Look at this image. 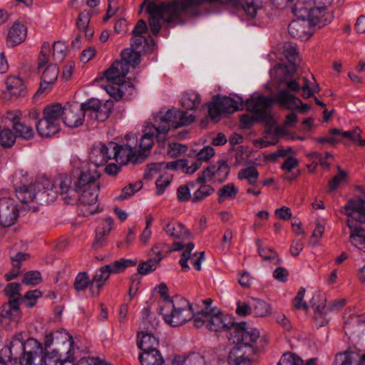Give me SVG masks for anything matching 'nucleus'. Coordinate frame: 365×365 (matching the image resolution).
Listing matches in <instances>:
<instances>
[{"instance_id": "37998d69", "label": "nucleus", "mask_w": 365, "mask_h": 365, "mask_svg": "<svg viewBox=\"0 0 365 365\" xmlns=\"http://www.w3.org/2000/svg\"><path fill=\"white\" fill-rule=\"evenodd\" d=\"M59 68L56 64H51L46 67L42 75V81L46 85L55 83L58 78Z\"/></svg>"}, {"instance_id": "39448f33", "label": "nucleus", "mask_w": 365, "mask_h": 365, "mask_svg": "<svg viewBox=\"0 0 365 365\" xmlns=\"http://www.w3.org/2000/svg\"><path fill=\"white\" fill-rule=\"evenodd\" d=\"M274 104V100L270 96L264 95L254 96L247 98L244 103L247 110L255 114V116H250L248 114H244L240 116V120L242 126L245 129H249L255 122L259 121L267 125L273 123V116L269 111Z\"/></svg>"}, {"instance_id": "2f4dec72", "label": "nucleus", "mask_w": 365, "mask_h": 365, "mask_svg": "<svg viewBox=\"0 0 365 365\" xmlns=\"http://www.w3.org/2000/svg\"><path fill=\"white\" fill-rule=\"evenodd\" d=\"M173 115L172 127L175 129L181 126L188 125L195 120V116L193 115H188L186 111L179 109H173Z\"/></svg>"}, {"instance_id": "a19ab883", "label": "nucleus", "mask_w": 365, "mask_h": 365, "mask_svg": "<svg viewBox=\"0 0 365 365\" xmlns=\"http://www.w3.org/2000/svg\"><path fill=\"white\" fill-rule=\"evenodd\" d=\"M200 184V187L194 192L192 197V202L196 203L203 200L206 197L212 195L215 192L214 187L206 185L205 182H197Z\"/></svg>"}, {"instance_id": "72a5a7b5", "label": "nucleus", "mask_w": 365, "mask_h": 365, "mask_svg": "<svg viewBox=\"0 0 365 365\" xmlns=\"http://www.w3.org/2000/svg\"><path fill=\"white\" fill-rule=\"evenodd\" d=\"M256 245L257 247V252L259 256L264 261H273L276 260L277 264H281L282 259L279 258L278 254L273 248L264 247L262 246V242L260 239L256 240Z\"/></svg>"}, {"instance_id": "49530a36", "label": "nucleus", "mask_w": 365, "mask_h": 365, "mask_svg": "<svg viewBox=\"0 0 365 365\" xmlns=\"http://www.w3.org/2000/svg\"><path fill=\"white\" fill-rule=\"evenodd\" d=\"M159 265V259L157 260L154 259H149L145 262L139 264L137 271L138 274L145 275L155 271Z\"/></svg>"}, {"instance_id": "b1692460", "label": "nucleus", "mask_w": 365, "mask_h": 365, "mask_svg": "<svg viewBox=\"0 0 365 365\" xmlns=\"http://www.w3.org/2000/svg\"><path fill=\"white\" fill-rule=\"evenodd\" d=\"M333 365H359V352L355 347H350L335 355Z\"/></svg>"}, {"instance_id": "a211bd4d", "label": "nucleus", "mask_w": 365, "mask_h": 365, "mask_svg": "<svg viewBox=\"0 0 365 365\" xmlns=\"http://www.w3.org/2000/svg\"><path fill=\"white\" fill-rule=\"evenodd\" d=\"M346 215L349 220L359 222L365 223V200L361 197L357 199H350L344 207Z\"/></svg>"}, {"instance_id": "5fc2aeb1", "label": "nucleus", "mask_w": 365, "mask_h": 365, "mask_svg": "<svg viewBox=\"0 0 365 365\" xmlns=\"http://www.w3.org/2000/svg\"><path fill=\"white\" fill-rule=\"evenodd\" d=\"M66 46L63 41H57L53 45V57L56 61H61L66 56Z\"/></svg>"}, {"instance_id": "58836bf2", "label": "nucleus", "mask_w": 365, "mask_h": 365, "mask_svg": "<svg viewBox=\"0 0 365 365\" xmlns=\"http://www.w3.org/2000/svg\"><path fill=\"white\" fill-rule=\"evenodd\" d=\"M201 99L198 93L195 92L187 93L182 97V106L187 110H192L196 109L200 103Z\"/></svg>"}, {"instance_id": "e2e57ef3", "label": "nucleus", "mask_w": 365, "mask_h": 365, "mask_svg": "<svg viewBox=\"0 0 365 365\" xmlns=\"http://www.w3.org/2000/svg\"><path fill=\"white\" fill-rule=\"evenodd\" d=\"M215 174V166H207L196 180V182H205L210 181Z\"/></svg>"}, {"instance_id": "79ce46f5", "label": "nucleus", "mask_w": 365, "mask_h": 365, "mask_svg": "<svg viewBox=\"0 0 365 365\" xmlns=\"http://www.w3.org/2000/svg\"><path fill=\"white\" fill-rule=\"evenodd\" d=\"M238 192V189L233 183L224 185L218 190V202L222 203L225 199H234Z\"/></svg>"}, {"instance_id": "f3484780", "label": "nucleus", "mask_w": 365, "mask_h": 365, "mask_svg": "<svg viewBox=\"0 0 365 365\" xmlns=\"http://www.w3.org/2000/svg\"><path fill=\"white\" fill-rule=\"evenodd\" d=\"M128 73V66L120 61H115L112 65L103 72V76L108 82L116 86L125 83V76Z\"/></svg>"}, {"instance_id": "603ef678", "label": "nucleus", "mask_w": 365, "mask_h": 365, "mask_svg": "<svg viewBox=\"0 0 365 365\" xmlns=\"http://www.w3.org/2000/svg\"><path fill=\"white\" fill-rule=\"evenodd\" d=\"M278 365H303V361L295 354L286 353L280 359Z\"/></svg>"}, {"instance_id": "cd10ccee", "label": "nucleus", "mask_w": 365, "mask_h": 365, "mask_svg": "<svg viewBox=\"0 0 365 365\" xmlns=\"http://www.w3.org/2000/svg\"><path fill=\"white\" fill-rule=\"evenodd\" d=\"M173 109L167 110L165 113L159 112L154 116L155 130L168 133L172 127Z\"/></svg>"}, {"instance_id": "393cba45", "label": "nucleus", "mask_w": 365, "mask_h": 365, "mask_svg": "<svg viewBox=\"0 0 365 365\" xmlns=\"http://www.w3.org/2000/svg\"><path fill=\"white\" fill-rule=\"evenodd\" d=\"M309 26L310 25L304 19L294 20L288 26V32L294 38L307 40L312 35L306 30Z\"/></svg>"}, {"instance_id": "9d476101", "label": "nucleus", "mask_w": 365, "mask_h": 365, "mask_svg": "<svg viewBox=\"0 0 365 365\" xmlns=\"http://www.w3.org/2000/svg\"><path fill=\"white\" fill-rule=\"evenodd\" d=\"M245 101L240 96L237 100L223 96H215L212 102L208 103V113L212 120H218L222 113H233L238 110H242Z\"/></svg>"}, {"instance_id": "423d86ee", "label": "nucleus", "mask_w": 365, "mask_h": 365, "mask_svg": "<svg viewBox=\"0 0 365 365\" xmlns=\"http://www.w3.org/2000/svg\"><path fill=\"white\" fill-rule=\"evenodd\" d=\"M65 107L56 103L46 106L43 117L36 123V130L41 137L49 138L60 130V121L63 120Z\"/></svg>"}, {"instance_id": "2eb2a0df", "label": "nucleus", "mask_w": 365, "mask_h": 365, "mask_svg": "<svg viewBox=\"0 0 365 365\" xmlns=\"http://www.w3.org/2000/svg\"><path fill=\"white\" fill-rule=\"evenodd\" d=\"M6 118L12 123L16 138L19 137L24 140H29L34 137V131L32 127L27 125L24 122L21 121L20 111L17 110L16 113L12 111L8 112Z\"/></svg>"}, {"instance_id": "864d4df0", "label": "nucleus", "mask_w": 365, "mask_h": 365, "mask_svg": "<svg viewBox=\"0 0 365 365\" xmlns=\"http://www.w3.org/2000/svg\"><path fill=\"white\" fill-rule=\"evenodd\" d=\"M101 102L97 98H91L88 101L81 104L80 111L85 115L86 113L90 112V118H92V113L98 109Z\"/></svg>"}, {"instance_id": "f257e3e1", "label": "nucleus", "mask_w": 365, "mask_h": 365, "mask_svg": "<svg viewBox=\"0 0 365 365\" xmlns=\"http://www.w3.org/2000/svg\"><path fill=\"white\" fill-rule=\"evenodd\" d=\"M240 4L251 18L256 16L259 9L256 0H171L168 2L143 0L140 5V11L145 9L150 29L153 35L157 36L162 28L161 21L182 24V19L184 15L191 17L199 16L201 14L199 9L205 4H230L237 7Z\"/></svg>"}, {"instance_id": "6e6d98bb", "label": "nucleus", "mask_w": 365, "mask_h": 365, "mask_svg": "<svg viewBox=\"0 0 365 365\" xmlns=\"http://www.w3.org/2000/svg\"><path fill=\"white\" fill-rule=\"evenodd\" d=\"M185 250L182 253L181 258L180 259V264L183 269H189L187 261L191 258V252L195 247L193 242H189L185 246Z\"/></svg>"}, {"instance_id": "680f3d73", "label": "nucleus", "mask_w": 365, "mask_h": 365, "mask_svg": "<svg viewBox=\"0 0 365 365\" xmlns=\"http://www.w3.org/2000/svg\"><path fill=\"white\" fill-rule=\"evenodd\" d=\"M166 247L165 244H158L154 245L148 253L149 257L157 260L159 259V264L161 260L165 257L163 252Z\"/></svg>"}, {"instance_id": "dca6fc26", "label": "nucleus", "mask_w": 365, "mask_h": 365, "mask_svg": "<svg viewBox=\"0 0 365 365\" xmlns=\"http://www.w3.org/2000/svg\"><path fill=\"white\" fill-rule=\"evenodd\" d=\"M139 361L141 365H187L186 361L182 360L180 356L166 362L158 350L140 354Z\"/></svg>"}, {"instance_id": "bf43d9fd", "label": "nucleus", "mask_w": 365, "mask_h": 365, "mask_svg": "<svg viewBox=\"0 0 365 365\" xmlns=\"http://www.w3.org/2000/svg\"><path fill=\"white\" fill-rule=\"evenodd\" d=\"M187 150L185 145L173 143H170L168 148V155L170 158H177L179 154L184 153Z\"/></svg>"}, {"instance_id": "4d7b16f0", "label": "nucleus", "mask_w": 365, "mask_h": 365, "mask_svg": "<svg viewBox=\"0 0 365 365\" xmlns=\"http://www.w3.org/2000/svg\"><path fill=\"white\" fill-rule=\"evenodd\" d=\"M91 12L90 11H83L79 13L77 18L76 26L79 30L86 29L88 27Z\"/></svg>"}, {"instance_id": "c756f323", "label": "nucleus", "mask_w": 365, "mask_h": 365, "mask_svg": "<svg viewBox=\"0 0 365 365\" xmlns=\"http://www.w3.org/2000/svg\"><path fill=\"white\" fill-rule=\"evenodd\" d=\"M163 230L167 235L175 238L187 239L191 236L190 232L182 223H168Z\"/></svg>"}, {"instance_id": "20e7f679", "label": "nucleus", "mask_w": 365, "mask_h": 365, "mask_svg": "<svg viewBox=\"0 0 365 365\" xmlns=\"http://www.w3.org/2000/svg\"><path fill=\"white\" fill-rule=\"evenodd\" d=\"M1 354L14 364L38 365L42 361L43 346L36 339H24V333L13 336L10 342L1 350Z\"/></svg>"}, {"instance_id": "7ed1b4c3", "label": "nucleus", "mask_w": 365, "mask_h": 365, "mask_svg": "<svg viewBox=\"0 0 365 365\" xmlns=\"http://www.w3.org/2000/svg\"><path fill=\"white\" fill-rule=\"evenodd\" d=\"M73 178L62 175L59 184V194L66 204L78 201L82 205H91L97 202L100 184L96 180L100 175L90 171L76 169L73 171Z\"/></svg>"}, {"instance_id": "f704fd0d", "label": "nucleus", "mask_w": 365, "mask_h": 365, "mask_svg": "<svg viewBox=\"0 0 365 365\" xmlns=\"http://www.w3.org/2000/svg\"><path fill=\"white\" fill-rule=\"evenodd\" d=\"M113 108V101H106L103 104L100 103L96 112L92 113L93 119L98 122H104L110 116Z\"/></svg>"}, {"instance_id": "09e8293b", "label": "nucleus", "mask_w": 365, "mask_h": 365, "mask_svg": "<svg viewBox=\"0 0 365 365\" xmlns=\"http://www.w3.org/2000/svg\"><path fill=\"white\" fill-rule=\"evenodd\" d=\"M153 138H154V133H145L140 139V150H138L137 152H142L144 153H148V155L150 153V150L152 148L153 145Z\"/></svg>"}, {"instance_id": "0e129e2a", "label": "nucleus", "mask_w": 365, "mask_h": 365, "mask_svg": "<svg viewBox=\"0 0 365 365\" xmlns=\"http://www.w3.org/2000/svg\"><path fill=\"white\" fill-rule=\"evenodd\" d=\"M30 258V255L25 252H18L16 255L11 257V261L13 267L15 269H20L22 262L28 260Z\"/></svg>"}, {"instance_id": "6e6552de", "label": "nucleus", "mask_w": 365, "mask_h": 365, "mask_svg": "<svg viewBox=\"0 0 365 365\" xmlns=\"http://www.w3.org/2000/svg\"><path fill=\"white\" fill-rule=\"evenodd\" d=\"M21 284L16 282L9 283L4 293L9 297V301L1 307L0 315L3 318L18 321L21 317L20 304L22 302L21 297Z\"/></svg>"}, {"instance_id": "aec40b11", "label": "nucleus", "mask_w": 365, "mask_h": 365, "mask_svg": "<svg viewBox=\"0 0 365 365\" xmlns=\"http://www.w3.org/2000/svg\"><path fill=\"white\" fill-rule=\"evenodd\" d=\"M276 102L289 110L298 109L303 114L310 109L309 105L303 103L299 98L286 91H283L276 97Z\"/></svg>"}, {"instance_id": "c85d7f7f", "label": "nucleus", "mask_w": 365, "mask_h": 365, "mask_svg": "<svg viewBox=\"0 0 365 365\" xmlns=\"http://www.w3.org/2000/svg\"><path fill=\"white\" fill-rule=\"evenodd\" d=\"M106 144L95 145L89 155L90 162L96 167L103 166L110 160V157L106 155Z\"/></svg>"}, {"instance_id": "4be33fe9", "label": "nucleus", "mask_w": 365, "mask_h": 365, "mask_svg": "<svg viewBox=\"0 0 365 365\" xmlns=\"http://www.w3.org/2000/svg\"><path fill=\"white\" fill-rule=\"evenodd\" d=\"M153 331L144 329L138 334V347L143 351V353L158 350L157 346L159 344V341L154 336Z\"/></svg>"}, {"instance_id": "5701e85b", "label": "nucleus", "mask_w": 365, "mask_h": 365, "mask_svg": "<svg viewBox=\"0 0 365 365\" xmlns=\"http://www.w3.org/2000/svg\"><path fill=\"white\" fill-rule=\"evenodd\" d=\"M26 29L19 22H15L10 29L7 37L6 44L9 47H14L21 43L26 38Z\"/></svg>"}, {"instance_id": "69168bd1", "label": "nucleus", "mask_w": 365, "mask_h": 365, "mask_svg": "<svg viewBox=\"0 0 365 365\" xmlns=\"http://www.w3.org/2000/svg\"><path fill=\"white\" fill-rule=\"evenodd\" d=\"M347 177V173L344 170H340L329 182V191L335 190L339 186V183L345 180Z\"/></svg>"}, {"instance_id": "4c0bfd02", "label": "nucleus", "mask_w": 365, "mask_h": 365, "mask_svg": "<svg viewBox=\"0 0 365 365\" xmlns=\"http://www.w3.org/2000/svg\"><path fill=\"white\" fill-rule=\"evenodd\" d=\"M122 63H125L129 67L130 65L135 68L140 62V55L132 48H125L121 52Z\"/></svg>"}, {"instance_id": "de8ad7c7", "label": "nucleus", "mask_w": 365, "mask_h": 365, "mask_svg": "<svg viewBox=\"0 0 365 365\" xmlns=\"http://www.w3.org/2000/svg\"><path fill=\"white\" fill-rule=\"evenodd\" d=\"M16 135L9 128L0 131V145L4 148H11L16 141Z\"/></svg>"}, {"instance_id": "0eeeda50", "label": "nucleus", "mask_w": 365, "mask_h": 365, "mask_svg": "<svg viewBox=\"0 0 365 365\" xmlns=\"http://www.w3.org/2000/svg\"><path fill=\"white\" fill-rule=\"evenodd\" d=\"M180 305L168 302L160 308L159 313L163 315L165 322L172 327L185 324L195 316L192 306L184 298L179 299Z\"/></svg>"}, {"instance_id": "473e14b6", "label": "nucleus", "mask_w": 365, "mask_h": 365, "mask_svg": "<svg viewBox=\"0 0 365 365\" xmlns=\"http://www.w3.org/2000/svg\"><path fill=\"white\" fill-rule=\"evenodd\" d=\"M93 279H90L89 275L87 272H81L76 275L73 283V287L76 292H80L85 291L88 287H90L91 294L93 295L94 289H93Z\"/></svg>"}, {"instance_id": "f03ea898", "label": "nucleus", "mask_w": 365, "mask_h": 365, "mask_svg": "<svg viewBox=\"0 0 365 365\" xmlns=\"http://www.w3.org/2000/svg\"><path fill=\"white\" fill-rule=\"evenodd\" d=\"M207 329L215 332L229 333L227 339L235 344L227 357L230 365H252V356L259 349L256 345L259 337L258 329H249L247 322H236L231 315L216 312L214 309L207 311Z\"/></svg>"}, {"instance_id": "052dcab7", "label": "nucleus", "mask_w": 365, "mask_h": 365, "mask_svg": "<svg viewBox=\"0 0 365 365\" xmlns=\"http://www.w3.org/2000/svg\"><path fill=\"white\" fill-rule=\"evenodd\" d=\"M50 52V44L44 41L41 46V50L38 56V69L42 68L48 61V53Z\"/></svg>"}, {"instance_id": "c9c22d12", "label": "nucleus", "mask_w": 365, "mask_h": 365, "mask_svg": "<svg viewBox=\"0 0 365 365\" xmlns=\"http://www.w3.org/2000/svg\"><path fill=\"white\" fill-rule=\"evenodd\" d=\"M71 336L63 334L61 332L56 331L47 334L45 337L44 346L45 349L50 347L52 344L59 345L62 343L61 347H66V344L71 340Z\"/></svg>"}, {"instance_id": "6ab92c4d", "label": "nucleus", "mask_w": 365, "mask_h": 365, "mask_svg": "<svg viewBox=\"0 0 365 365\" xmlns=\"http://www.w3.org/2000/svg\"><path fill=\"white\" fill-rule=\"evenodd\" d=\"M116 150L118 152V160L121 164H126L128 162L137 165L142 163L145 161L148 157V153L142 152H133V148L130 145H122L116 148Z\"/></svg>"}, {"instance_id": "ea45409f", "label": "nucleus", "mask_w": 365, "mask_h": 365, "mask_svg": "<svg viewBox=\"0 0 365 365\" xmlns=\"http://www.w3.org/2000/svg\"><path fill=\"white\" fill-rule=\"evenodd\" d=\"M252 313L257 317H266L271 311L269 304L259 299H252Z\"/></svg>"}, {"instance_id": "1a4fd4ad", "label": "nucleus", "mask_w": 365, "mask_h": 365, "mask_svg": "<svg viewBox=\"0 0 365 365\" xmlns=\"http://www.w3.org/2000/svg\"><path fill=\"white\" fill-rule=\"evenodd\" d=\"M53 183L48 180L37 182L35 183L36 194L29 192V196L26 197L24 192L20 190L18 199L24 204L36 201L41 205H48L53 202L57 197L58 192L53 189Z\"/></svg>"}, {"instance_id": "c03bdc74", "label": "nucleus", "mask_w": 365, "mask_h": 365, "mask_svg": "<svg viewBox=\"0 0 365 365\" xmlns=\"http://www.w3.org/2000/svg\"><path fill=\"white\" fill-rule=\"evenodd\" d=\"M143 320L141 322V327L143 329L152 331L155 330L156 327L158 324V321L153 318V320H151V317L150 316V308L145 307L142 311Z\"/></svg>"}, {"instance_id": "8fccbe9b", "label": "nucleus", "mask_w": 365, "mask_h": 365, "mask_svg": "<svg viewBox=\"0 0 365 365\" xmlns=\"http://www.w3.org/2000/svg\"><path fill=\"white\" fill-rule=\"evenodd\" d=\"M327 310H329V308H327L326 306L321 307L318 305L317 307L314 319L319 327H324L329 323V319L326 316Z\"/></svg>"}, {"instance_id": "a878e982", "label": "nucleus", "mask_w": 365, "mask_h": 365, "mask_svg": "<svg viewBox=\"0 0 365 365\" xmlns=\"http://www.w3.org/2000/svg\"><path fill=\"white\" fill-rule=\"evenodd\" d=\"M347 226L350 229L349 240L351 243L361 250H365V230L361 227L355 226L351 220H347Z\"/></svg>"}, {"instance_id": "412c9836", "label": "nucleus", "mask_w": 365, "mask_h": 365, "mask_svg": "<svg viewBox=\"0 0 365 365\" xmlns=\"http://www.w3.org/2000/svg\"><path fill=\"white\" fill-rule=\"evenodd\" d=\"M324 9V6H317L309 10L307 22L310 26H317L318 29H321L331 22L332 16L329 14H326Z\"/></svg>"}, {"instance_id": "9b49d317", "label": "nucleus", "mask_w": 365, "mask_h": 365, "mask_svg": "<svg viewBox=\"0 0 365 365\" xmlns=\"http://www.w3.org/2000/svg\"><path fill=\"white\" fill-rule=\"evenodd\" d=\"M66 344V347L55 348L51 351L42 354V362L44 365H75L74 351L73 349V340Z\"/></svg>"}, {"instance_id": "e433bc0d", "label": "nucleus", "mask_w": 365, "mask_h": 365, "mask_svg": "<svg viewBox=\"0 0 365 365\" xmlns=\"http://www.w3.org/2000/svg\"><path fill=\"white\" fill-rule=\"evenodd\" d=\"M282 53L285 58L290 63V68L293 71L297 70L296 60L297 58V51L294 44L289 42L284 43L282 46Z\"/></svg>"}, {"instance_id": "ddd939ff", "label": "nucleus", "mask_w": 365, "mask_h": 365, "mask_svg": "<svg viewBox=\"0 0 365 365\" xmlns=\"http://www.w3.org/2000/svg\"><path fill=\"white\" fill-rule=\"evenodd\" d=\"M137 262L128 259H120L100 267L98 272L93 276V283L96 281L106 282L111 274L123 272L127 267L136 265Z\"/></svg>"}, {"instance_id": "13d9d810", "label": "nucleus", "mask_w": 365, "mask_h": 365, "mask_svg": "<svg viewBox=\"0 0 365 365\" xmlns=\"http://www.w3.org/2000/svg\"><path fill=\"white\" fill-rule=\"evenodd\" d=\"M305 294V289L301 288L297 292V296L292 300V306L296 309L307 310L308 304L307 302L303 301Z\"/></svg>"}, {"instance_id": "3c124183", "label": "nucleus", "mask_w": 365, "mask_h": 365, "mask_svg": "<svg viewBox=\"0 0 365 365\" xmlns=\"http://www.w3.org/2000/svg\"><path fill=\"white\" fill-rule=\"evenodd\" d=\"M41 281L42 278L38 271H29L22 279L23 284L33 286L38 284Z\"/></svg>"}, {"instance_id": "338daca9", "label": "nucleus", "mask_w": 365, "mask_h": 365, "mask_svg": "<svg viewBox=\"0 0 365 365\" xmlns=\"http://www.w3.org/2000/svg\"><path fill=\"white\" fill-rule=\"evenodd\" d=\"M259 172L255 167H248L241 170L238 173V178L240 180H247L251 178H258Z\"/></svg>"}, {"instance_id": "4468645a", "label": "nucleus", "mask_w": 365, "mask_h": 365, "mask_svg": "<svg viewBox=\"0 0 365 365\" xmlns=\"http://www.w3.org/2000/svg\"><path fill=\"white\" fill-rule=\"evenodd\" d=\"M19 209L15 201L9 197L0 199V225L9 227L14 225L19 217Z\"/></svg>"}, {"instance_id": "f8f14e48", "label": "nucleus", "mask_w": 365, "mask_h": 365, "mask_svg": "<svg viewBox=\"0 0 365 365\" xmlns=\"http://www.w3.org/2000/svg\"><path fill=\"white\" fill-rule=\"evenodd\" d=\"M274 71L277 74V77L274 79L277 84L278 92L275 97H277L281 92L286 91L288 93H297L301 89L299 83L293 76V71L292 69H288L287 66L282 67L280 65H276ZM274 103L276 102L274 98Z\"/></svg>"}, {"instance_id": "7c9ffc66", "label": "nucleus", "mask_w": 365, "mask_h": 365, "mask_svg": "<svg viewBox=\"0 0 365 365\" xmlns=\"http://www.w3.org/2000/svg\"><path fill=\"white\" fill-rule=\"evenodd\" d=\"M84 120V115L80 110L75 113L70 108H66L63 115L62 122L67 126L76 128L81 125Z\"/></svg>"}, {"instance_id": "bb28decb", "label": "nucleus", "mask_w": 365, "mask_h": 365, "mask_svg": "<svg viewBox=\"0 0 365 365\" xmlns=\"http://www.w3.org/2000/svg\"><path fill=\"white\" fill-rule=\"evenodd\" d=\"M6 91L10 96H24L26 93V86L19 76H10L6 81Z\"/></svg>"}, {"instance_id": "774afa93", "label": "nucleus", "mask_w": 365, "mask_h": 365, "mask_svg": "<svg viewBox=\"0 0 365 365\" xmlns=\"http://www.w3.org/2000/svg\"><path fill=\"white\" fill-rule=\"evenodd\" d=\"M236 313L241 317H246L252 313V301L250 303L237 302Z\"/></svg>"}, {"instance_id": "a18cd8bd", "label": "nucleus", "mask_w": 365, "mask_h": 365, "mask_svg": "<svg viewBox=\"0 0 365 365\" xmlns=\"http://www.w3.org/2000/svg\"><path fill=\"white\" fill-rule=\"evenodd\" d=\"M143 187L141 181H137L135 183H130L128 186H125L121 191V194L116 197L118 200H124L133 195L136 192L140 190Z\"/></svg>"}]
</instances>
